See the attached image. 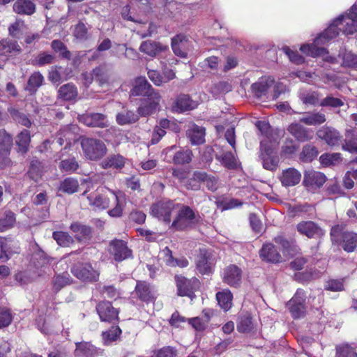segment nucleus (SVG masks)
<instances>
[{
  "instance_id": "nucleus-53",
  "label": "nucleus",
  "mask_w": 357,
  "mask_h": 357,
  "mask_svg": "<svg viewBox=\"0 0 357 357\" xmlns=\"http://www.w3.org/2000/svg\"><path fill=\"white\" fill-rule=\"evenodd\" d=\"M217 159L227 169H235L237 167L236 158L231 152H226L221 155H217Z\"/></svg>"
},
{
  "instance_id": "nucleus-4",
  "label": "nucleus",
  "mask_w": 357,
  "mask_h": 357,
  "mask_svg": "<svg viewBox=\"0 0 357 357\" xmlns=\"http://www.w3.org/2000/svg\"><path fill=\"white\" fill-rule=\"evenodd\" d=\"M178 206L172 200H160L151 205L150 214L160 221L170 224L172 213Z\"/></svg>"
},
{
  "instance_id": "nucleus-37",
  "label": "nucleus",
  "mask_w": 357,
  "mask_h": 357,
  "mask_svg": "<svg viewBox=\"0 0 357 357\" xmlns=\"http://www.w3.org/2000/svg\"><path fill=\"white\" fill-rule=\"evenodd\" d=\"M16 243L11 238H4L1 241L0 259L5 261L9 259V255L17 252V248L15 247Z\"/></svg>"
},
{
  "instance_id": "nucleus-58",
  "label": "nucleus",
  "mask_w": 357,
  "mask_h": 357,
  "mask_svg": "<svg viewBox=\"0 0 357 357\" xmlns=\"http://www.w3.org/2000/svg\"><path fill=\"white\" fill-rule=\"evenodd\" d=\"M53 238L57 243L63 247H68L73 242V238L66 232L54 231Z\"/></svg>"
},
{
  "instance_id": "nucleus-24",
  "label": "nucleus",
  "mask_w": 357,
  "mask_h": 357,
  "mask_svg": "<svg viewBox=\"0 0 357 357\" xmlns=\"http://www.w3.org/2000/svg\"><path fill=\"white\" fill-rule=\"evenodd\" d=\"M198 105L197 102L192 100L188 95H179L172 105V109L176 112H183L192 110Z\"/></svg>"
},
{
  "instance_id": "nucleus-62",
  "label": "nucleus",
  "mask_w": 357,
  "mask_h": 357,
  "mask_svg": "<svg viewBox=\"0 0 357 357\" xmlns=\"http://www.w3.org/2000/svg\"><path fill=\"white\" fill-rule=\"evenodd\" d=\"M342 55V66L346 67L355 68L357 67V55L354 54L351 52L345 51L342 54L340 53L339 56Z\"/></svg>"
},
{
  "instance_id": "nucleus-64",
  "label": "nucleus",
  "mask_w": 357,
  "mask_h": 357,
  "mask_svg": "<svg viewBox=\"0 0 357 357\" xmlns=\"http://www.w3.org/2000/svg\"><path fill=\"white\" fill-rule=\"evenodd\" d=\"M176 350L172 347H164L162 349L155 351L151 357H175Z\"/></svg>"
},
{
  "instance_id": "nucleus-23",
  "label": "nucleus",
  "mask_w": 357,
  "mask_h": 357,
  "mask_svg": "<svg viewBox=\"0 0 357 357\" xmlns=\"http://www.w3.org/2000/svg\"><path fill=\"white\" fill-rule=\"evenodd\" d=\"M241 278V270L236 265H229L224 270L223 282L231 287L238 286Z\"/></svg>"
},
{
  "instance_id": "nucleus-45",
  "label": "nucleus",
  "mask_w": 357,
  "mask_h": 357,
  "mask_svg": "<svg viewBox=\"0 0 357 357\" xmlns=\"http://www.w3.org/2000/svg\"><path fill=\"white\" fill-rule=\"evenodd\" d=\"M79 167V163L74 157L62 160L59 164L61 172L67 174L75 172Z\"/></svg>"
},
{
  "instance_id": "nucleus-35",
  "label": "nucleus",
  "mask_w": 357,
  "mask_h": 357,
  "mask_svg": "<svg viewBox=\"0 0 357 357\" xmlns=\"http://www.w3.org/2000/svg\"><path fill=\"white\" fill-rule=\"evenodd\" d=\"M340 243L342 244L346 252H353L357 247V234L352 231H344L342 234V241Z\"/></svg>"
},
{
  "instance_id": "nucleus-7",
  "label": "nucleus",
  "mask_w": 357,
  "mask_h": 357,
  "mask_svg": "<svg viewBox=\"0 0 357 357\" xmlns=\"http://www.w3.org/2000/svg\"><path fill=\"white\" fill-rule=\"evenodd\" d=\"M72 274L84 282L98 281L100 273L89 263H77L71 268Z\"/></svg>"
},
{
  "instance_id": "nucleus-27",
  "label": "nucleus",
  "mask_w": 357,
  "mask_h": 357,
  "mask_svg": "<svg viewBox=\"0 0 357 357\" xmlns=\"http://www.w3.org/2000/svg\"><path fill=\"white\" fill-rule=\"evenodd\" d=\"M188 43V38L186 36L183 34L176 35L172 39V48L174 53L178 56L185 57Z\"/></svg>"
},
{
  "instance_id": "nucleus-56",
  "label": "nucleus",
  "mask_w": 357,
  "mask_h": 357,
  "mask_svg": "<svg viewBox=\"0 0 357 357\" xmlns=\"http://www.w3.org/2000/svg\"><path fill=\"white\" fill-rule=\"evenodd\" d=\"M121 330L118 326H112L108 331L102 333V338L105 344L115 341L121 335Z\"/></svg>"
},
{
  "instance_id": "nucleus-46",
  "label": "nucleus",
  "mask_w": 357,
  "mask_h": 357,
  "mask_svg": "<svg viewBox=\"0 0 357 357\" xmlns=\"http://www.w3.org/2000/svg\"><path fill=\"white\" fill-rule=\"evenodd\" d=\"M342 149L352 153H357V133L354 131H347L345 142Z\"/></svg>"
},
{
  "instance_id": "nucleus-57",
  "label": "nucleus",
  "mask_w": 357,
  "mask_h": 357,
  "mask_svg": "<svg viewBox=\"0 0 357 357\" xmlns=\"http://www.w3.org/2000/svg\"><path fill=\"white\" fill-rule=\"evenodd\" d=\"M336 357H357L356 349L348 344L336 347Z\"/></svg>"
},
{
  "instance_id": "nucleus-17",
  "label": "nucleus",
  "mask_w": 357,
  "mask_h": 357,
  "mask_svg": "<svg viewBox=\"0 0 357 357\" xmlns=\"http://www.w3.org/2000/svg\"><path fill=\"white\" fill-rule=\"evenodd\" d=\"M97 312L102 321L112 322L118 318V311L109 301L100 302L96 306Z\"/></svg>"
},
{
  "instance_id": "nucleus-11",
  "label": "nucleus",
  "mask_w": 357,
  "mask_h": 357,
  "mask_svg": "<svg viewBox=\"0 0 357 357\" xmlns=\"http://www.w3.org/2000/svg\"><path fill=\"white\" fill-rule=\"evenodd\" d=\"M306 295L303 290L298 289L294 297L287 303V307L294 319L303 317L305 312Z\"/></svg>"
},
{
  "instance_id": "nucleus-41",
  "label": "nucleus",
  "mask_w": 357,
  "mask_h": 357,
  "mask_svg": "<svg viewBox=\"0 0 357 357\" xmlns=\"http://www.w3.org/2000/svg\"><path fill=\"white\" fill-rule=\"evenodd\" d=\"M77 89L76 86L70 83L64 84L59 89V97L65 100H72L77 96Z\"/></svg>"
},
{
  "instance_id": "nucleus-39",
  "label": "nucleus",
  "mask_w": 357,
  "mask_h": 357,
  "mask_svg": "<svg viewBox=\"0 0 357 357\" xmlns=\"http://www.w3.org/2000/svg\"><path fill=\"white\" fill-rule=\"evenodd\" d=\"M300 121L308 126H317L324 123L326 117L320 112L306 113L300 119Z\"/></svg>"
},
{
  "instance_id": "nucleus-30",
  "label": "nucleus",
  "mask_w": 357,
  "mask_h": 357,
  "mask_svg": "<svg viewBox=\"0 0 357 357\" xmlns=\"http://www.w3.org/2000/svg\"><path fill=\"white\" fill-rule=\"evenodd\" d=\"M162 254L163 255V260L165 264L171 267L185 268L188 266L189 262L185 257L174 258L172 255V250L168 248H165Z\"/></svg>"
},
{
  "instance_id": "nucleus-8",
  "label": "nucleus",
  "mask_w": 357,
  "mask_h": 357,
  "mask_svg": "<svg viewBox=\"0 0 357 357\" xmlns=\"http://www.w3.org/2000/svg\"><path fill=\"white\" fill-rule=\"evenodd\" d=\"M261 156L264 169L275 171L278 165L279 158L273 145H268L266 139L261 141Z\"/></svg>"
},
{
  "instance_id": "nucleus-60",
  "label": "nucleus",
  "mask_w": 357,
  "mask_h": 357,
  "mask_svg": "<svg viewBox=\"0 0 357 357\" xmlns=\"http://www.w3.org/2000/svg\"><path fill=\"white\" fill-rule=\"evenodd\" d=\"M59 135L60 137L58 138L57 142L60 146H62L66 142V149L71 145L72 141H75L73 132L67 127L61 130Z\"/></svg>"
},
{
  "instance_id": "nucleus-54",
  "label": "nucleus",
  "mask_w": 357,
  "mask_h": 357,
  "mask_svg": "<svg viewBox=\"0 0 357 357\" xmlns=\"http://www.w3.org/2000/svg\"><path fill=\"white\" fill-rule=\"evenodd\" d=\"M11 145V137L4 130H0V153L9 154Z\"/></svg>"
},
{
  "instance_id": "nucleus-40",
  "label": "nucleus",
  "mask_w": 357,
  "mask_h": 357,
  "mask_svg": "<svg viewBox=\"0 0 357 357\" xmlns=\"http://www.w3.org/2000/svg\"><path fill=\"white\" fill-rule=\"evenodd\" d=\"M195 179L206 183L208 190L212 192L218 189V179L215 176H208L206 173L199 171L195 172Z\"/></svg>"
},
{
  "instance_id": "nucleus-6",
  "label": "nucleus",
  "mask_w": 357,
  "mask_h": 357,
  "mask_svg": "<svg viewBox=\"0 0 357 357\" xmlns=\"http://www.w3.org/2000/svg\"><path fill=\"white\" fill-rule=\"evenodd\" d=\"M195 221L196 214L194 210L188 206L182 205L173 220L171 227L182 231L191 227L195 223Z\"/></svg>"
},
{
  "instance_id": "nucleus-51",
  "label": "nucleus",
  "mask_w": 357,
  "mask_h": 357,
  "mask_svg": "<svg viewBox=\"0 0 357 357\" xmlns=\"http://www.w3.org/2000/svg\"><path fill=\"white\" fill-rule=\"evenodd\" d=\"M342 160L341 155L338 153H324L319 158L321 164L325 167L335 165Z\"/></svg>"
},
{
  "instance_id": "nucleus-16",
  "label": "nucleus",
  "mask_w": 357,
  "mask_h": 357,
  "mask_svg": "<svg viewBox=\"0 0 357 357\" xmlns=\"http://www.w3.org/2000/svg\"><path fill=\"white\" fill-rule=\"evenodd\" d=\"M168 50V46L161 43L148 40L142 43L139 51L147 56L154 58Z\"/></svg>"
},
{
  "instance_id": "nucleus-19",
  "label": "nucleus",
  "mask_w": 357,
  "mask_h": 357,
  "mask_svg": "<svg viewBox=\"0 0 357 357\" xmlns=\"http://www.w3.org/2000/svg\"><path fill=\"white\" fill-rule=\"evenodd\" d=\"M317 137L324 140L328 146H334L338 145L340 142L341 136L335 129L324 126L318 130Z\"/></svg>"
},
{
  "instance_id": "nucleus-9",
  "label": "nucleus",
  "mask_w": 357,
  "mask_h": 357,
  "mask_svg": "<svg viewBox=\"0 0 357 357\" xmlns=\"http://www.w3.org/2000/svg\"><path fill=\"white\" fill-rule=\"evenodd\" d=\"M326 180L324 173L311 169L304 172L303 184L308 191L314 192L321 188Z\"/></svg>"
},
{
  "instance_id": "nucleus-42",
  "label": "nucleus",
  "mask_w": 357,
  "mask_h": 357,
  "mask_svg": "<svg viewBox=\"0 0 357 357\" xmlns=\"http://www.w3.org/2000/svg\"><path fill=\"white\" fill-rule=\"evenodd\" d=\"M116 119L118 124L123 126L137 122L139 115L131 110L123 111L116 114Z\"/></svg>"
},
{
  "instance_id": "nucleus-2",
  "label": "nucleus",
  "mask_w": 357,
  "mask_h": 357,
  "mask_svg": "<svg viewBox=\"0 0 357 357\" xmlns=\"http://www.w3.org/2000/svg\"><path fill=\"white\" fill-rule=\"evenodd\" d=\"M340 19H335L332 24L318 37H317L312 44H305L301 46L300 50L307 56L316 57L318 56H324L328 54V52L324 47H319V45H324L330 40L335 38L339 34Z\"/></svg>"
},
{
  "instance_id": "nucleus-18",
  "label": "nucleus",
  "mask_w": 357,
  "mask_h": 357,
  "mask_svg": "<svg viewBox=\"0 0 357 357\" xmlns=\"http://www.w3.org/2000/svg\"><path fill=\"white\" fill-rule=\"evenodd\" d=\"M152 93H157L152 88L144 77H139L135 79L133 86L130 90V96L148 97Z\"/></svg>"
},
{
  "instance_id": "nucleus-38",
  "label": "nucleus",
  "mask_w": 357,
  "mask_h": 357,
  "mask_svg": "<svg viewBox=\"0 0 357 357\" xmlns=\"http://www.w3.org/2000/svg\"><path fill=\"white\" fill-rule=\"evenodd\" d=\"M273 82V79L270 77L262 78L259 82L252 85V90L257 97L260 98L266 93Z\"/></svg>"
},
{
  "instance_id": "nucleus-26",
  "label": "nucleus",
  "mask_w": 357,
  "mask_h": 357,
  "mask_svg": "<svg viewBox=\"0 0 357 357\" xmlns=\"http://www.w3.org/2000/svg\"><path fill=\"white\" fill-rule=\"evenodd\" d=\"M288 131L300 142H306L312 139L313 132L300 123H291L287 128Z\"/></svg>"
},
{
  "instance_id": "nucleus-52",
  "label": "nucleus",
  "mask_w": 357,
  "mask_h": 357,
  "mask_svg": "<svg viewBox=\"0 0 357 357\" xmlns=\"http://www.w3.org/2000/svg\"><path fill=\"white\" fill-rule=\"evenodd\" d=\"M15 221L16 219L14 213L11 211L5 212L4 216L0 218V232H3L12 228L14 226Z\"/></svg>"
},
{
  "instance_id": "nucleus-50",
  "label": "nucleus",
  "mask_w": 357,
  "mask_h": 357,
  "mask_svg": "<svg viewBox=\"0 0 357 357\" xmlns=\"http://www.w3.org/2000/svg\"><path fill=\"white\" fill-rule=\"evenodd\" d=\"M317 149L311 144H307L303 146L300 154V160L304 162H310L318 155Z\"/></svg>"
},
{
  "instance_id": "nucleus-5",
  "label": "nucleus",
  "mask_w": 357,
  "mask_h": 357,
  "mask_svg": "<svg viewBox=\"0 0 357 357\" xmlns=\"http://www.w3.org/2000/svg\"><path fill=\"white\" fill-rule=\"evenodd\" d=\"M217 254L210 249H200L196 259V268L202 275H209L213 273L216 261Z\"/></svg>"
},
{
  "instance_id": "nucleus-55",
  "label": "nucleus",
  "mask_w": 357,
  "mask_h": 357,
  "mask_svg": "<svg viewBox=\"0 0 357 357\" xmlns=\"http://www.w3.org/2000/svg\"><path fill=\"white\" fill-rule=\"evenodd\" d=\"M30 133L29 131L24 129L22 130L17 137L16 144L19 146L20 150L25 153L28 149V146L30 142Z\"/></svg>"
},
{
  "instance_id": "nucleus-21",
  "label": "nucleus",
  "mask_w": 357,
  "mask_h": 357,
  "mask_svg": "<svg viewBox=\"0 0 357 357\" xmlns=\"http://www.w3.org/2000/svg\"><path fill=\"white\" fill-rule=\"evenodd\" d=\"M279 179L284 187H291L298 184L301 179V172L294 167H289L282 171Z\"/></svg>"
},
{
  "instance_id": "nucleus-12",
  "label": "nucleus",
  "mask_w": 357,
  "mask_h": 357,
  "mask_svg": "<svg viewBox=\"0 0 357 357\" xmlns=\"http://www.w3.org/2000/svg\"><path fill=\"white\" fill-rule=\"evenodd\" d=\"M178 294L181 296H194V292L199 287V281L196 278L187 279L181 275L175 277Z\"/></svg>"
},
{
  "instance_id": "nucleus-44",
  "label": "nucleus",
  "mask_w": 357,
  "mask_h": 357,
  "mask_svg": "<svg viewBox=\"0 0 357 357\" xmlns=\"http://www.w3.org/2000/svg\"><path fill=\"white\" fill-rule=\"evenodd\" d=\"M216 298L219 305L225 311L229 310L232 305L233 295L228 289L219 291L216 294Z\"/></svg>"
},
{
  "instance_id": "nucleus-20",
  "label": "nucleus",
  "mask_w": 357,
  "mask_h": 357,
  "mask_svg": "<svg viewBox=\"0 0 357 357\" xmlns=\"http://www.w3.org/2000/svg\"><path fill=\"white\" fill-rule=\"evenodd\" d=\"M297 231L302 235L312 238L324 235L323 230L312 221H303L296 225Z\"/></svg>"
},
{
  "instance_id": "nucleus-48",
  "label": "nucleus",
  "mask_w": 357,
  "mask_h": 357,
  "mask_svg": "<svg viewBox=\"0 0 357 357\" xmlns=\"http://www.w3.org/2000/svg\"><path fill=\"white\" fill-rule=\"evenodd\" d=\"M72 282L73 279L69 273L64 272L54 278L52 280L53 288L56 291H59L66 285L71 284Z\"/></svg>"
},
{
  "instance_id": "nucleus-61",
  "label": "nucleus",
  "mask_w": 357,
  "mask_h": 357,
  "mask_svg": "<svg viewBox=\"0 0 357 357\" xmlns=\"http://www.w3.org/2000/svg\"><path fill=\"white\" fill-rule=\"evenodd\" d=\"M282 50L292 63L297 65L304 63L305 59L297 51L292 50L287 46L283 47Z\"/></svg>"
},
{
  "instance_id": "nucleus-1",
  "label": "nucleus",
  "mask_w": 357,
  "mask_h": 357,
  "mask_svg": "<svg viewBox=\"0 0 357 357\" xmlns=\"http://www.w3.org/2000/svg\"><path fill=\"white\" fill-rule=\"evenodd\" d=\"M111 196H105L98 192L91 193L87 199L90 206L94 209L103 210L110 206V202L112 201L115 204V206L108 211V214L111 217L119 218L123 214V203L126 200V196L121 191H114L109 190Z\"/></svg>"
},
{
  "instance_id": "nucleus-32",
  "label": "nucleus",
  "mask_w": 357,
  "mask_h": 357,
  "mask_svg": "<svg viewBox=\"0 0 357 357\" xmlns=\"http://www.w3.org/2000/svg\"><path fill=\"white\" fill-rule=\"evenodd\" d=\"M13 8L19 15H31L36 11V5L31 0H17Z\"/></svg>"
},
{
  "instance_id": "nucleus-34",
  "label": "nucleus",
  "mask_w": 357,
  "mask_h": 357,
  "mask_svg": "<svg viewBox=\"0 0 357 357\" xmlns=\"http://www.w3.org/2000/svg\"><path fill=\"white\" fill-rule=\"evenodd\" d=\"M126 162V158L120 154H112L102 161L100 165L103 169H122Z\"/></svg>"
},
{
  "instance_id": "nucleus-47",
  "label": "nucleus",
  "mask_w": 357,
  "mask_h": 357,
  "mask_svg": "<svg viewBox=\"0 0 357 357\" xmlns=\"http://www.w3.org/2000/svg\"><path fill=\"white\" fill-rule=\"evenodd\" d=\"M79 188V182L77 179L69 177L61 182L59 190L64 193L73 194Z\"/></svg>"
},
{
  "instance_id": "nucleus-59",
  "label": "nucleus",
  "mask_w": 357,
  "mask_h": 357,
  "mask_svg": "<svg viewBox=\"0 0 357 357\" xmlns=\"http://www.w3.org/2000/svg\"><path fill=\"white\" fill-rule=\"evenodd\" d=\"M91 75L94 80L98 82L100 86H102L108 82L109 77L105 68L99 66L94 68L91 72Z\"/></svg>"
},
{
  "instance_id": "nucleus-49",
  "label": "nucleus",
  "mask_w": 357,
  "mask_h": 357,
  "mask_svg": "<svg viewBox=\"0 0 357 357\" xmlns=\"http://www.w3.org/2000/svg\"><path fill=\"white\" fill-rule=\"evenodd\" d=\"M192 160V153L190 149H182L176 152L173 162L176 165L189 164Z\"/></svg>"
},
{
  "instance_id": "nucleus-10",
  "label": "nucleus",
  "mask_w": 357,
  "mask_h": 357,
  "mask_svg": "<svg viewBox=\"0 0 357 357\" xmlns=\"http://www.w3.org/2000/svg\"><path fill=\"white\" fill-rule=\"evenodd\" d=\"M340 29L346 35L353 34L357 31V5H354L349 13L339 16Z\"/></svg>"
},
{
  "instance_id": "nucleus-25",
  "label": "nucleus",
  "mask_w": 357,
  "mask_h": 357,
  "mask_svg": "<svg viewBox=\"0 0 357 357\" xmlns=\"http://www.w3.org/2000/svg\"><path fill=\"white\" fill-rule=\"evenodd\" d=\"M22 48L18 43L10 39H3L0 41V55L6 57L16 56L20 54Z\"/></svg>"
},
{
  "instance_id": "nucleus-15",
  "label": "nucleus",
  "mask_w": 357,
  "mask_h": 357,
  "mask_svg": "<svg viewBox=\"0 0 357 357\" xmlns=\"http://www.w3.org/2000/svg\"><path fill=\"white\" fill-rule=\"evenodd\" d=\"M109 251L117 261H121L132 255V251L128 248L126 243L122 240L112 241L109 243Z\"/></svg>"
},
{
  "instance_id": "nucleus-22",
  "label": "nucleus",
  "mask_w": 357,
  "mask_h": 357,
  "mask_svg": "<svg viewBox=\"0 0 357 357\" xmlns=\"http://www.w3.org/2000/svg\"><path fill=\"white\" fill-rule=\"evenodd\" d=\"M102 350L94 347L90 342H77L75 355L77 357H96L102 355Z\"/></svg>"
},
{
  "instance_id": "nucleus-13",
  "label": "nucleus",
  "mask_w": 357,
  "mask_h": 357,
  "mask_svg": "<svg viewBox=\"0 0 357 357\" xmlns=\"http://www.w3.org/2000/svg\"><path fill=\"white\" fill-rule=\"evenodd\" d=\"M160 98L158 93H152L149 96L143 98L137 108L139 116L146 117L153 114L159 106Z\"/></svg>"
},
{
  "instance_id": "nucleus-43",
  "label": "nucleus",
  "mask_w": 357,
  "mask_h": 357,
  "mask_svg": "<svg viewBox=\"0 0 357 357\" xmlns=\"http://www.w3.org/2000/svg\"><path fill=\"white\" fill-rule=\"evenodd\" d=\"M43 81L44 77L40 74V73L34 72L29 77L25 89L31 93H34L36 92L38 89L43 84Z\"/></svg>"
},
{
  "instance_id": "nucleus-63",
  "label": "nucleus",
  "mask_w": 357,
  "mask_h": 357,
  "mask_svg": "<svg viewBox=\"0 0 357 357\" xmlns=\"http://www.w3.org/2000/svg\"><path fill=\"white\" fill-rule=\"evenodd\" d=\"M13 317L9 309L0 307V328L9 326Z\"/></svg>"
},
{
  "instance_id": "nucleus-28",
  "label": "nucleus",
  "mask_w": 357,
  "mask_h": 357,
  "mask_svg": "<svg viewBox=\"0 0 357 357\" xmlns=\"http://www.w3.org/2000/svg\"><path fill=\"white\" fill-rule=\"evenodd\" d=\"M260 257L266 261L278 263L281 261V256L272 243L264 244L259 251Z\"/></svg>"
},
{
  "instance_id": "nucleus-36",
  "label": "nucleus",
  "mask_w": 357,
  "mask_h": 357,
  "mask_svg": "<svg viewBox=\"0 0 357 357\" xmlns=\"http://www.w3.org/2000/svg\"><path fill=\"white\" fill-rule=\"evenodd\" d=\"M254 325L251 314L248 312L240 314L237 322V330L240 333H249L253 329Z\"/></svg>"
},
{
  "instance_id": "nucleus-33",
  "label": "nucleus",
  "mask_w": 357,
  "mask_h": 357,
  "mask_svg": "<svg viewBox=\"0 0 357 357\" xmlns=\"http://www.w3.org/2000/svg\"><path fill=\"white\" fill-rule=\"evenodd\" d=\"M188 137L192 144H201L205 142V129L197 125H192L187 130Z\"/></svg>"
},
{
  "instance_id": "nucleus-3",
  "label": "nucleus",
  "mask_w": 357,
  "mask_h": 357,
  "mask_svg": "<svg viewBox=\"0 0 357 357\" xmlns=\"http://www.w3.org/2000/svg\"><path fill=\"white\" fill-rule=\"evenodd\" d=\"M84 156L90 160H98L107 153L105 143L98 139L84 138L81 142Z\"/></svg>"
},
{
  "instance_id": "nucleus-29",
  "label": "nucleus",
  "mask_w": 357,
  "mask_h": 357,
  "mask_svg": "<svg viewBox=\"0 0 357 357\" xmlns=\"http://www.w3.org/2000/svg\"><path fill=\"white\" fill-rule=\"evenodd\" d=\"M135 291L137 297L142 301L151 302L155 298L153 290L146 282L138 281Z\"/></svg>"
},
{
  "instance_id": "nucleus-31",
  "label": "nucleus",
  "mask_w": 357,
  "mask_h": 357,
  "mask_svg": "<svg viewBox=\"0 0 357 357\" xmlns=\"http://www.w3.org/2000/svg\"><path fill=\"white\" fill-rule=\"evenodd\" d=\"M71 231L75 234V238L79 241H87L91 236V227L79 222H73L70 225Z\"/></svg>"
},
{
  "instance_id": "nucleus-14",
  "label": "nucleus",
  "mask_w": 357,
  "mask_h": 357,
  "mask_svg": "<svg viewBox=\"0 0 357 357\" xmlns=\"http://www.w3.org/2000/svg\"><path fill=\"white\" fill-rule=\"evenodd\" d=\"M79 122L89 127L107 128L109 126L107 116L101 113H86L78 116Z\"/></svg>"
}]
</instances>
